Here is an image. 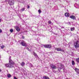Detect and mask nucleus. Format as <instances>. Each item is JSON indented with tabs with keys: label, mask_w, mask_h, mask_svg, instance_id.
Masks as SVG:
<instances>
[{
	"label": "nucleus",
	"mask_w": 79,
	"mask_h": 79,
	"mask_svg": "<svg viewBox=\"0 0 79 79\" xmlns=\"http://www.w3.org/2000/svg\"><path fill=\"white\" fill-rule=\"evenodd\" d=\"M9 63L5 64V66L6 68H13L15 62L11 60L10 59V58H9Z\"/></svg>",
	"instance_id": "nucleus-1"
},
{
	"label": "nucleus",
	"mask_w": 79,
	"mask_h": 79,
	"mask_svg": "<svg viewBox=\"0 0 79 79\" xmlns=\"http://www.w3.org/2000/svg\"><path fill=\"white\" fill-rule=\"evenodd\" d=\"M74 46L75 48H78L79 47V42L78 41H77L76 42H75L74 44Z\"/></svg>",
	"instance_id": "nucleus-2"
},
{
	"label": "nucleus",
	"mask_w": 79,
	"mask_h": 79,
	"mask_svg": "<svg viewBox=\"0 0 79 79\" xmlns=\"http://www.w3.org/2000/svg\"><path fill=\"white\" fill-rule=\"evenodd\" d=\"M8 3L10 5H14V1L13 0H9Z\"/></svg>",
	"instance_id": "nucleus-3"
},
{
	"label": "nucleus",
	"mask_w": 79,
	"mask_h": 79,
	"mask_svg": "<svg viewBox=\"0 0 79 79\" xmlns=\"http://www.w3.org/2000/svg\"><path fill=\"white\" fill-rule=\"evenodd\" d=\"M50 66L51 67L52 69V70L55 69H56V68H57L56 66L53 64H50Z\"/></svg>",
	"instance_id": "nucleus-4"
},
{
	"label": "nucleus",
	"mask_w": 79,
	"mask_h": 79,
	"mask_svg": "<svg viewBox=\"0 0 79 79\" xmlns=\"http://www.w3.org/2000/svg\"><path fill=\"white\" fill-rule=\"evenodd\" d=\"M21 44L22 45V46H24L25 47H26L27 46V44H26V43L23 41L21 42Z\"/></svg>",
	"instance_id": "nucleus-5"
},
{
	"label": "nucleus",
	"mask_w": 79,
	"mask_h": 79,
	"mask_svg": "<svg viewBox=\"0 0 79 79\" xmlns=\"http://www.w3.org/2000/svg\"><path fill=\"white\" fill-rule=\"evenodd\" d=\"M55 50L58 51H60V52H64V50H63V49H61V48H55Z\"/></svg>",
	"instance_id": "nucleus-6"
},
{
	"label": "nucleus",
	"mask_w": 79,
	"mask_h": 79,
	"mask_svg": "<svg viewBox=\"0 0 79 79\" xmlns=\"http://www.w3.org/2000/svg\"><path fill=\"white\" fill-rule=\"evenodd\" d=\"M44 46L45 48H51V47H52V45H51V44H47L44 45Z\"/></svg>",
	"instance_id": "nucleus-7"
},
{
	"label": "nucleus",
	"mask_w": 79,
	"mask_h": 79,
	"mask_svg": "<svg viewBox=\"0 0 79 79\" xmlns=\"http://www.w3.org/2000/svg\"><path fill=\"white\" fill-rule=\"evenodd\" d=\"M15 28L16 29V30L17 31H18V32H19V31H20V29H19V27L17 26L15 27Z\"/></svg>",
	"instance_id": "nucleus-8"
},
{
	"label": "nucleus",
	"mask_w": 79,
	"mask_h": 79,
	"mask_svg": "<svg viewBox=\"0 0 79 79\" xmlns=\"http://www.w3.org/2000/svg\"><path fill=\"white\" fill-rule=\"evenodd\" d=\"M70 18L72 19H75L76 17L74 16L73 15H71L70 17Z\"/></svg>",
	"instance_id": "nucleus-9"
},
{
	"label": "nucleus",
	"mask_w": 79,
	"mask_h": 79,
	"mask_svg": "<svg viewBox=\"0 0 79 79\" xmlns=\"http://www.w3.org/2000/svg\"><path fill=\"white\" fill-rule=\"evenodd\" d=\"M75 71L77 74H79V69L77 68L75 69Z\"/></svg>",
	"instance_id": "nucleus-10"
},
{
	"label": "nucleus",
	"mask_w": 79,
	"mask_h": 79,
	"mask_svg": "<svg viewBox=\"0 0 79 79\" xmlns=\"http://www.w3.org/2000/svg\"><path fill=\"white\" fill-rule=\"evenodd\" d=\"M60 66H61V67H58V71H61V69L62 68H63V65H61Z\"/></svg>",
	"instance_id": "nucleus-11"
},
{
	"label": "nucleus",
	"mask_w": 79,
	"mask_h": 79,
	"mask_svg": "<svg viewBox=\"0 0 79 79\" xmlns=\"http://www.w3.org/2000/svg\"><path fill=\"white\" fill-rule=\"evenodd\" d=\"M65 16L67 17H69V14L68 13H66L65 14Z\"/></svg>",
	"instance_id": "nucleus-12"
},
{
	"label": "nucleus",
	"mask_w": 79,
	"mask_h": 79,
	"mask_svg": "<svg viewBox=\"0 0 79 79\" xmlns=\"http://www.w3.org/2000/svg\"><path fill=\"white\" fill-rule=\"evenodd\" d=\"M24 64H25V63L23 62L22 63H21V65L22 66H24Z\"/></svg>",
	"instance_id": "nucleus-13"
},
{
	"label": "nucleus",
	"mask_w": 79,
	"mask_h": 79,
	"mask_svg": "<svg viewBox=\"0 0 79 79\" xmlns=\"http://www.w3.org/2000/svg\"><path fill=\"white\" fill-rule=\"evenodd\" d=\"M7 77L9 78H10V77H11V75L10 74H7Z\"/></svg>",
	"instance_id": "nucleus-14"
},
{
	"label": "nucleus",
	"mask_w": 79,
	"mask_h": 79,
	"mask_svg": "<svg viewBox=\"0 0 79 79\" xmlns=\"http://www.w3.org/2000/svg\"><path fill=\"white\" fill-rule=\"evenodd\" d=\"M25 10V8H22L21 10H20V11H24V10Z\"/></svg>",
	"instance_id": "nucleus-15"
},
{
	"label": "nucleus",
	"mask_w": 79,
	"mask_h": 79,
	"mask_svg": "<svg viewBox=\"0 0 79 79\" xmlns=\"http://www.w3.org/2000/svg\"><path fill=\"white\" fill-rule=\"evenodd\" d=\"M74 29H75V28H74V27L71 28V31H73L74 30Z\"/></svg>",
	"instance_id": "nucleus-16"
},
{
	"label": "nucleus",
	"mask_w": 79,
	"mask_h": 79,
	"mask_svg": "<svg viewBox=\"0 0 79 79\" xmlns=\"http://www.w3.org/2000/svg\"><path fill=\"white\" fill-rule=\"evenodd\" d=\"M29 66L30 68H31L32 67H33V65H32V64H29Z\"/></svg>",
	"instance_id": "nucleus-17"
},
{
	"label": "nucleus",
	"mask_w": 79,
	"mask_h": 79,
	"mask_svg": "<svg viewBox=\"0 0 79 79\" xmlns=\"http://www.w3.org/2000/svg\"><path fill=\"white\" fill-rule=\"evenodd\" d=\"M72 65H74L75 64V62H74V60H72Z\"/></svg>",
	"instance_id": "nucleus-18"
},
{
	"label": "nucleus",
	"mask_w": 79,
	"mask_h": 79,
	"mask_svg": "<svg viewBox=\"0 0 79 79\" xmlns=\"http://www.w3.org/2000/svg\"><path fill=\"white\" fill-rule=\"evenodd\" d=\"M76 60L77 61V63H79V58H77L76 59Z\"/></svg>",
	"instance_id": "nucleus-19"
},
{
	"label": "nucleus",
	"mask_w": 79,
	"mask_h": 79,
	"mask_svg": "<svg viewBox=\"0 0 79 79\" xmlns=\"http://www.w3.org/2000/svg\"><path fill=\"white\" fill-rule=\"evenodd\" d=\"M33 55L35 56H37V54L35 52H33Z\"/></svg>",
	"instance_id": "nucleus-20"
},
{
	"label": "nucleus",
	"mask_w": 79,
	"mask_h": 79,
	"mask_svg": "<svg viewBox=\"0 0 79 79\" xmlns=\"http://www.w3.org/2000/svg\"><path fill=\"white\" fill-rule=\"evenodd\" d=\"M38 12H39V14H40V13H41V10H40V9H39L38 10Z\"/></svg>",
	"instance_id": "nucleus-21"
},
{
	"label": "nucleus",
	"mask_w": 79,
	"mask_h": 79,
	"mask_svg": "<svg viewBox=\"0 0 79 79\" xmlns=\"http://www.w3.org/2000/svg\"><path fill=\"white\" fill-rule=\"evenodd\" d=\"M1 48H5V46H3V45H2V46H1Z\"/></svg>",
	"instance_id": "nucleus-22"
},
{
	"label": "nucleus",
	"mask_w": 79,
	"mask_h": 79,
	"mask_svg": "<svg viewBox=\"0 0 79 79\" xmlns=\"http://www.w3.org/2000/svg\"><path fill=\"white\" fill-rule=\"evenodd\" d=\"M10 31L11 32H13V30L12 29H11L10 30Z\"/></svg>",
	"instance_id": "nucleus-23"
},
{
	"label": "nucleus",
	"mask_w": 79,
	"mask_h": 79,
	"mask_svg": "<svg viewBox=\"0 0 79 79\" xmlns=\"http://www.w3.org/2000/svg\"><path fill=\"white\" fill-rule=\"evenodd\" d=\"M48 23L49 24H51L52 23V22H51V21H49L48 22Z\"/></svg>",
	"instance_id": "nucleus-24"
},
{
	"label": "nucleus",
	"mask_w": 79,
	"mask_h": 79,
	"mask_svg": "<svg viewBox=\"0 0 79 79\" xmlns=\"http://www.w3.org/2000/svg\"><path fill=\"white\" fill-rule=\"evenodd\" d=\"M2 29H0V33H2Z\"/></svg>",
	"instance_id": "nucleus-25"
},
{
	"label": "nucleus",
	"mask_w": 79,
	"mask_h": 79,
	"mask_svg": "<svg viewBox=\"0 0 79 79\" xmlns=\"http://www.w3.org/2000/svg\"><path fill=\"white\" fill-rule=\"evenodd\" d=\"M14 79H18V78H16V77H14Z\"/></svg>",
	"instance_id": "nucleus-26"
},
{
	"label": "nucleus",
	"mask_w": 79,
	"mask_h": 79,
	"mask_svg": "<svg viewBox=\"0 0 79 79\" xmlns=\"http://www.w3.org/2000/svg\"><path fill=\"white\" fill-rule=\"evenodd\" d=\"M27 49L28 51H30V50H29V48H27Z\"/></svg>",
	"instance_id": "nucleus-27"
},
{
	"label": "nucleus",
	"mask_w": 79,
	"mask_h": 79,
	"mask_svg": "<svg viewBox=\"0 0 79 79\" xmlns=\"http://www.w3.org/2000/svg\"><path fill=\"white\" fill-rule=\"evenodd\" d=\"M29 8V6H28L27 8Z\"/></svg>",
	"instance_id": "nucleus-28"
},
{
	"label": "nucleus",
	"mask_w": 79,
	"mask_h": 79,
	"mask_svg": "<svg viewBox=\"0 0 79 79\" xmlns=\"http://www.w3.org/2000/svg\"><path fill=\"white\" fill-rule=\"evenodd\" d=\"M22 39H24V37L23 36H22Z\"/></svg>",
	"instance_id": "nucleus-29"
},
{
	"label": "nucleus",
	"mask_w": 79,
	"mask_h": 79,
	"mask_svg": "<svg viewBox=\"0 0 79 79\" xmlns=\"http://www.w3.org/2000/svg\"><path fill=\"white\" fill-rule=\"evenodd\" d=\"M2 20V19H0V22H1V20Z\"/></svg>",
	"instance_id": "nucleus-30"
},
{
	"label": "nucleus",
	"mask_w": 79,
	"mask_h": 79,
	"mask_svg": "<svg viewBox=\"0 0 79 79\" xmlns=\"http://www.w3.org/2000/svg\"><path fill=\"white\" fill-rule=\"evenodd\" d=\"M1 71H2V70L1 69H0V72H1Z\"/></svg>",
	"instance_id": "nucleus-31"
},
{
	"label": "nucleus",
	"mask_w": 79,
	"mask_h": 79,
	"mask_svg": "<svg viewBox=\"0 0 79 79\" xmlns=\"http://www.w3.org/2000/svg\"><path fill=\"white\" fill-rule=\"evenodd\" d=\"M11 57L10 56V58H11Z\"/></svg>",
	"instance_id": "nucleus-32"
}]
</instances>
